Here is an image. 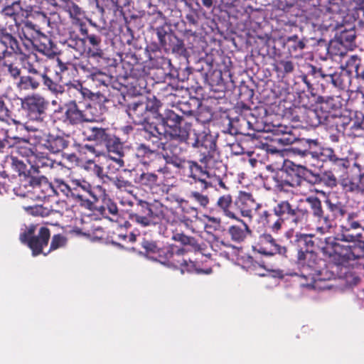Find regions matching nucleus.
Segmentation results:
<instances>
[{"label":"nucleus","mask_w":364,"mask_h":364,"mask_svg":"<svg viewBox=\"0 0 364 364\" xmlns=\"http://www.w3.org/2000/svg\"><path fill=\"white\" fill-rule=\"evenodd\" d=\"M60 3L57 6L63 8L68 12L70 18L73 19V23L78 24L82 26V21L85 18V14L81 9L75 3L70 0H60Z\"/></svg>","instance_id":"a878e982"},{"label":"nucleus","mask_w":364,"mask_h":364,"mask_svg":"<svg viewBox=\"0 0 364 364\" xmlns=\"http://www.w3.org/2000/svg\"><path fill=\"white\" fill-rule=\"evenodd\" d=\"M88 130L90 131L88 136L90 140H94L99 144H106L109 139L105 129L93 126L88 127Z\"/></svg>","instance_id":"f704fd0d"},{"label":"nucleus","mask_w":364,"mask_h":364,"mask_svg":"<svg viewBox=\"0 0 364 364\" xmlns=\"http://www.w3.org/2000/svg\"><path fill=\"white\" fill-rule=\"evenodd\" d=\"M87 109L85 112L81 111L75 101L70 102L66 106L65 112V122L71 124H78L83 122H94L96 120L93 116H90Z\"/></svg>","instance_id":"a211bd4d"},{"label":"nucleus","mask_w":364,"mask_h":364,"mask_svg":"<svg viewBox=\"0 0 364 364\" xmlns=\"http://www.w3.org/2000/svg\"><path fill=\"white\" fill-rule=\"evenodd\" d=\"M192 166H193V171L190 176L191 178L202 183L204 189H207L208 187H214L217 189L218 180L220 179V176H216L209 171L203 170V168L198 164Z\"/></svg>","instance_id":"412c9836"},{"label":"nucleus","mask_w":364,"mask_h":364,"mask_svg":"<svg viewBox=\"0 0 364 364\" xmlns=\"http://www.w3.org/2000/svg\"><path fill=\"white\" fill-rule=\"evenodd\" d=\"M261 205L257 203L252 196L247 193H242L235 202V210L237 215L240 213L241 216L251 219L254 215L258 218V213L261 211ZM237 220L239 218H237Z\"/></svg>","instance_id":"4468645a"},{"label":"nucleus","mask_w":364,"mask_h":364,"mask_svg":"<svg viewBox=\"0 0 364 364\" xmlns=\"http://www.w3.org/2000/svg\"><path fill=\"white\" fill-rule=\"evenodd\" d=\"M323 154L326 157H327L331 162H333L338 157L334 154V151L332 149H326L323 150Z\"/></svg>","instance_id":"680f3d73"},{"label":"nucleus","mask_w":364,"mask_h":364,"mask_svg":"<svg viewBox=\"0 0 364 364\" xmlns=\"http://www.w3.org/2000/svg\"><path fill=\"white\" fill-rule=\"evenodd\" d=\"M118 189L130 192L132 188V183L122 176L108 178Z\"/></svg>","instance_id":"ea45409f"},{"label":"nucleus","mask_w":364,"mask_h":364,"mask_svg":"<svg viewBox=\"0 0 364 364\" xmlns=\"http://www.w3.org/2000/svg\"><path fill=\"white\" fill-rule=\"evenodd\" d=\"M141 246L145 250L146 256L154 261L166 262L164 260V255L166 248H162L156 242L144 240Z\"/></svg>","instance_id":"b1692460"},{"label":"nucleus","mask_w":364,"mask_h":364,"mask_svg":"<svg viewBox=\"0 0 364 364\" xmlns=\"http://www.w3.org/2000/svg\"><path fill=\"white\" fill-rule=\"evenodd\" d=\"M346 46L343 44L342 46H337L333 49H331L329 47L330 52L333 53L335 55H343L345 53Z\"/></svg>","instance_id":"e2e57ef3"},{"label":"nucleus","mask_w":364,"mask_h":364,"mask_svg":"<svg viewBox=\"0 0 364 364\" xmlns=\"http://www.w3.org/2000/svg\"><path fill=\"white\" fill-rule=\"evenodd\" d=\"M68 146L64 137L55 134H47L42 136L38 141V148H44L53 154L63 151Z\"/></svg>","instance_id":"aec40b11"},{"label":"nucleus","mask_w":364,"mask_h":364,"mask_svg":"<svg viewBox=\"0 0 364 364\" xmlns=\"http://www.w3.org/2000/svg\"><path fill=\"white\" fill-rule=\"evenodd\" d=\"M228 232L232 240L235 242H242L246 238L247 235L250 233V230L247 224L243 223L242 226H230L229 228Z\"/></svg>","instance_id":"72a5a7b5"},{"label":"nucleus","mask_w":364,"mask_h":364,"mask_svg":"<svg viewBox=\"0 0 364 364\" xmlns=\"http://www.w3.org/2000/svg\"><path fill=\"white\" fill-rule=\"evenodd\" d=\"M173 239L175 241L181 242L183 245H189L193 247L196 245V241L193 237H188L182 233L173 234Z\"/></svg>","instance_id":"de8ad7c7"},{"label":"nucleus","mask_w":364,"mask_h":364,"mask_svg":"<svg viewBox=\"0 0 364 364\" xmlns=\"http://www.w3.org/2000/svg\"><path fill=\"white\" fill-rule=\"evenodd\" d=\"M334 166V169H338L341 171V172L343 173V174H346L348 173V169L350 166V161L346 158H337L333 163Z\"/></svg>","instance_id":"a19ab883"},{"label":"nucleus","mask_w":364,"mask_h":364,"mask_svg":"<svg viewBox=\"0 0 364 364\" xmlns=\"http://www.w3.org/2000/svg\"><path fill=\"white\" fill-rule=\"evenodd\" d=\"M315 220L316 223L315 229L321 235L326 234L332 228V220L326 215H323Z\"/></svg>","instance_id":"4c0bfd02"},{"label":"nucleus","mask_w":364,"mask_h":364,"mask_svg":"<svg viewBox=\"0 0 364 364\" xmlns=\"http://www.w3.org/2000/svg\"><path fill=\"white\" fill-rule=\"evenodd\" d=\"M101 209L102 213L105 215L107 214L117 215L118 213L117 205L109 199L105 201V204L101 207Z\"/></svg>","instance_id":"79ce46f5"},{"label":"nucleus","mask_w":364,"mask_h":364,"mask_svg":"<svg viewBox=\"0 0 364 364\" xmlns=\"http://www.w3.org/2000/svg\"><path fill=\"white\" fill-rule=\"evenodd\" d=\"M364 16V7L359 6L355 0H332L325 11L314 8V13L308 20L314 27L326 31H336L345 24H350Z\"/></svg>","instance_id":"f257e3e1"},{"label":"nucleus","mask_w":364,"mask_h":364,"mask_svg":"<svg viewBox=\"0 0 364 364\" xmlns=\"http://www.w3.org/2000/svg\"><path fill=\"white\" fill-rule=\"evenodd\" d=\"M48 102L39 94H32L21 99V107L32 120H41Z\"/></svg>","instance_id":"9b49d317"},{"label":"nucleus","mask_w":364,"mask_h":364,"mask_svg":"<svg viewBox=\"0 0 364 364\" xmlns=\"http://www.w3.org/2000/svg\"><path fill=\"white\" fill-rule=\"evenodd\" d=\"M295 153L297 154L298 157L304 159L301 164H292V170L296 171V173L294 176H291L288 175L284 170L277 171L276 173L273 174L270 178L273 181V188L288 192L290 191V188L300 186L302 182V178L299 175L305 176L309 167L314 166L311 163V161L314 160V155L312 152L296 150Z\"/></svg>","instance_id":"39448f33"},{"label":"nucleus","mask_w":364,"mask_h":364,"mask_svg":"<svg viewBox=\"0 0 364 364\" xmlns=\"http://www.w3.org/2000/svg\"><path fill=\"white\" fill-rule=\"evenodd\" d=\"M41 80H43L45 86H46L52 92L55 94L63 92V88L62 86L55 83L47 75Z\"/></svg>","instance_id":"37998d69"},{"label":"nucleus","mask_w":364,"mask_h":364,"mask_svg":"<svg viewBox=\"0 0 364 364\" xmlns=\"http://www.w3.org/2000/svg\"><path fill=\"white\" fill-rule=\"evenodd\" d=\"M340 183L346 191L358 193V174H342L339 176Z\"/></svg>","instance_id":"7c9ffc66"},{"label":"nucleus","mask_w":364,"mask_h":364,"mask_svg":"<svg viewBox=\"0 0 364 364\" xmlns=\"http://www.w3.org/2000/svg\"><path fill=\"white\" fill-rule=\"evenodd\" d=\"M146 140L148 141V139ZM150 142L151 143V146L149 144H140L136 146L135 155L137 158L151 159L158 150L161 149V146H154V144L151 141Z\"/></svg>","instance_id":"473e14b6"},{"label":"nucleus","mask_w":364,"mask_h":364,"mask_svg":"<svg viewBox=\"0 0 364 364\" xmlns=\"http://www.w3.org/2000/svg\"><path fill=\"white\" fill-rule=\"evenodd\" d=\"M134 180L141 186H151L156 183L157 176L152 173H141L136 174Z\"/></svg>","instance_id":"58836bf2"},{"label":"nucleus","mask_w":364,"mask_h":364,"mask_svg":"<svg viewBox=\"0 0 364 364\" xmlns=\"http://www.w3.org/2000/svg\"><path fill=\"white\" fill-rule=\"evenodd\" d=\"M140 205L143 210L141 213L132 214L130 219L141 227L147 228L155 226L159 223L164 218V213L161 209L150 206L148 203L141 201Z\"/></svg>","instance_id":"9d476101"},{"label":"nucleus","mask_w":364,"mask_h":364,"mask_svg":"<svg viewBox=\"0 0 364 364\" xmlns=\"http://www.w3.org/2000/svg\"><path fill=\"white\" fill-rule=\"evenodd\" d=\"M44 40L46 42L39 45L38 46V50L44 55L50 56L53 53L52 49L53 43L49 39L46 38H44Z\"/></svg>","instance_id":"09e8293b"},{"label":"nucleus","mask_w":364,"mask_h":364,"mask_svg":"<svg viewBox=\"0 0 364 364\" xmlns=\"http://www.w3.org/2000/svg\"><path fill=\"white\" fill-rule=\"evenodd\" d=\"M306 201L309 205L311 213L315 219L325 215L322 209L321 202L317 197H307Z\"/></svg>","instance_id":"e433bc0d"},{"label":"nucleus","mask_w":364,"mask_h":364,"mask_svg":"<svg viewBox=\"0 0 364 364\" xmlns=\"http://www.w3.org/2000/svg\"><path fill=\"white\" fill-rule=\"evenodd\" d=\"M20 61L23 69L28 73L42 79L47 75V68L43 59L38 57L36 53H30L27 55L21 54Z\"/></svg>","instance_id":"2eb2a0df"},{"label":"nucleus","mask_w":364,"mask_h":364,"mask_svg":"<svg viewBox=\"0 0 364 364\" xmlns=\"http://www.w3.org/2000/svg\"><path fill=\"white\" fill-rule=\"evenodd\" d=\"M341 211H342L341 210ZM339 239L345 242L360 241L364 232L363 220L358 212H341Z\"/></svg>","instance_id":"6e6552de"},{"label":"nucleus","mask_w":364,"mask_h":364,"mask_svg":"<svg viewBox=\"0 0 364 364\" xmlns=\"http://www.w3.org/2000/svg\"><path fill=\"white\" fill-rule=\"evenodd\" d=\"M87 54L90 58H100L103 56V51L100 46H91L87 49Z\"/></svg>","instance_id":"603ef678"},{"label":"nucleus","mask_w":364,"mask_h":364,"mask_svg":"<svg viewBox=\"0 0 364 364\" xmlns=\"http://www.w3.org/2000/svg\"><path fill=\"white\" fill-rule=\"evenodd\" d=\"M120 168H118V166L115 164V162H112L110 160V157L108 156V164L107 166V172L106 174L108 173H114L117 171H118Z\"/></svg>","instance_id":"13d9d810"},{"label":"nucleus","mask_w":364,"mask_h":364,"mask_svg":"<svg viewBox=\"0 0 364 364\" xmlns=\"http://www.w3.org/2000/svg\"><path fill=\"white\" fill-rule=\"evenodd\" d=\"M21 148V146H13L10 142V140L7 138L1 139L0 138V151H4V149L11 148L12 151L11 152V155L7 159V161L10 163L12 167L18 172L23 171L25 169V164L24 161L18 158L17 156L15 155V153L18 154L16 151L15 148Z\"/></svg>","instance_id":"5701e85b"},{"label":"nucleus","mask_w":364,"mask_h":364,"mask_svg":"<svg viewBox=\"0 0 364 364\" xmlns=\"http://www.w3.org/2000/svg\"><path fill=\"white\" fill-rule=\"evenodd\" d=\"M355 38V32L354 30L350 29L346 30L343 32H341V35L331 41L330 42V48L331 49H333L337 46H342L343 44H345L346 47L351 44Z\"/></svg>","instance_id":"2f4dec72"},{"label":"nucleus","mask_w":364,"mask_h":364,"mask_svg":"<svg viewBox=\"0 0 364 364\" xmlns=\"http://www.w3.org/2000/svg\"><path fill=\"white\" fill-rule=\"evenodd\" d=\"M36 230V226L31 225L26 230L20 235V240L22 243L26 244L32 250L33 255L36 256L41 253L46 255L51 250L62 247L66 244V238L61 235H55L53 237L50 247L47 252H43L44 246L48 245L50 238L49 230L45 227H41L38 232V235L33 237Z\"/></svg>","instance_id":"0eeeda50"},{"label":"nucleus","mask_w":364,"mask_h":364,"mask_svg":"<svg viewBox=\"0 0 364 364\" xmlns=\"http://www.w3.org/2000/svg\"><path fill=\"white\" fill-rule=\"evenodd\" d=\"M93 165H95V163L92 160H88L84 164L83 167L85 169L92 171L93 168Z\"/></svg>","instance_id":"774afa93"},{"label":"nucleus","mask_w":364,"mask_h":364,"mask_svg":"<svg viewBox=\"0 0 364 364\" xmlns=\"http://www.w3.org/2000/svg\"><path fill=\"white\" fill-rule=\"evenodd\" d=\"M205 218L208 220L209 223H213L215 227H218L220 224V219L216 217H212L209 215H205Z\"/></svg>","instance_id":"69168bd1"},{"label":"nucleus","mask_w":364,"mask_h":364,"mask_svg":"<svg viewBox=\"0 0 364 364\" xmlns=\"http://www.w3.org/2000/svg\"><path fill=\"white\" fill-rule=\"evenodd\" d=\"M359 59L357 55H352L348 63L350 64V62H352L354 64L357 77L364 80V71H363L361 73L358 72V69H359V66H360V63L359 62L357 63V61Z\"/></svg>","instance_id":"5fc2aeb1"},{"label":"nucleus","mask_w":364,"mask_h":364,"mask_svg":"<svg viewBox=\"0 0 364 364\" xmlns=\"http://www.w3.org/2000/svg\"><path fill=\"white\" fill-rule=\"evenodd\" d=\"M8 72L14 78L18 77L21 74V70L12 64L9 65Z\"/></svg>","instance_id":"bf43d9fd"},{"label":"nucleus","mask_w":364,"mask_h":364,"mask_svg":"<svg viewBox=\"0 0 364 364\" xmlns=\"http://www.w3.org/2000/svg\"><path fill=\"white\" fill-rule=\"evenodd\" d=\"M141 102L145 106H147V111L149 116L151 114L154 115L156 114L159 107V102L155 97L146 99L145 100H142Z\"/></svg>","instance_id":"a18cd8bd"},{"label":"nucleus","mask_w":364,"mask_h":364,"mask_svg":"<svg viewBox=\"0 0 364 364\" xmlns=\"http://www.w3.org/2000/svg\"><path fill=\"white\" fill-rule=\"evenodd\" d=\"M93 168L92 172L95 174L97 177L105 181V178L108 179L109 178V176L107 174H105L103 173L102 168L99 165L96 164L93 165Z\"/></svg>","instance_id":"4d7b16f0"},{"label":"nucleus","mask_w":364,"mask_h":364,"mask_svg":"<svg viewBox=\"0 0 364 364\" xmlns=\"http://www.w3.org/2000/svg\"><path fill=\"white\" fill-rule=\"evenodd\" d=\"M24 186L29 188L28 192H31L39 200H45L60 191L56 183L55 188L44 176H29L26 178Z\"/></svg>","instance_id":"1a4fd4ad"},{"label":"nucleus","mask_w":364,"mask_h":364,"mask_svg":"<svg viewBox=\"0 0 364 364\" xmlns=\"http://www.w3.org/2000/svg\"><path fill=\"white\" fill-rule=\"evenodd\" d=\"M37 76L23 75L16 83L17 88L21 91H33L40 86V80Z\"/></svg>","instance_id":"c756f323"},{"label":"nucleus","mask_w":364,"mask_h":364,"mask_svg":"<svg viewBox=\"0 0 364 364\" xmlns=\"http://www.w3.org/2000/svg\"><path fill=\"white\" fill-rule=\"evenodd\" d=\"M0 43L4 47L1 50L9 51L7 56L11 53L21 54L18 41L5 30L0 29Z\"/></svg>","instance_id":"cd10ccee"},{"label":"nucleus","mask_w":364,"mask_h":364,"mask_svg":"<svg viewBox=\"0 0 364 364\" xmlns=\"http://www.w3.org/2000/svg\"><path fill=\"white\" fill-rule=\"evenodd\" d=\"M358 193H364V173L358 174Z\"/></svg>","instance_id":"0e129e2a"},{"label":"nucleus","mask_w":364,"mask_h":364,"mask_svg":"<svg viewBox=\"0 0 364 364\" xmlns=\"http://www.w3.org/2000/svg\"><path fill=\"white\" fill-rule=\"evenodd\" d=\"M22 9L19 2H14L11 5L4 8V13L6 16H16L21 12Z\"/></svg>","instance_id":"49530a36"},{"label":"nucleus","mask_w":364,"mask_h":364,"mask_svg":"<svg viewBox=\"0 0 364 364\" xmlns=\"http://www.w3.org/2000/svg\"><path fill=\"white\" fill-rule=\"evenodd\" d=\"M321 181L330 187H333L337 183L336 176L331 172L324 173L321 177Z\"/></svg>","instance_id":"3c124183"},{"label":"nucleus","mask_w":364,"mask_h":364,"mask_svg":"<svg viewBox=\"0 0 364 364\" xmlns=\"http://www.w3.org/2000/svg\"><path fill=\"white\" fill-rule=\"evenodd\" d=\"M70 93L73 94L77 99L90 97V92L88 89L82 87L78 81H74L68 85Z\"/></svg>","instance_id":"c9c22d12"},{"label":"nucleus","mask_w":364,"mask_h":364,"mask_svg":"<svg viewBox=\"0 0 364 364\" xmlns=\"http://www.w3.org/2000/svg\"><path fill=\"white\" fill-rule=\"evenodd\" d=\"M107 146L109 151V156L112 162L118 166V168H122L125 166V162L123 159L124 149L123 144L120 142L118 138H114L113 140L108 139L105 144Z\"/></svg>","instance_id":"4be33fe9"},{"label":"nucleus","mask_w":364,"mask_h":364,"mask_svg":"<svg viewBox=\"0 0 364 364\" xmlns=\"http://www.w3.org/2000/svg\"><path fill=\"white\" fill-rule=\"evenodd\" d=\"M334 259H338V264L341 265H353L350 264V261L355 260L359 258L357 254L358 248L350 245H341L339 243H334L333 245Z\"/></svg>","instance_id":"f3484780"},{"label":"nucleus","mask_w":364,"mask_h":364,"mask_svg":"<svg viewBox=\"0 0 364 364\" xmlns=\"http://www.w3.org/2000/svg\"><path fill=\"white\" fill-rule=\"evenodd\" d=\"M181 119L175 112L169 111L160 123L144 125V137L151 141L154 146H161V149H165L168 141H185L188 138V132L181 127Z\"/></svg>","instance_id":"f03ea898"},{"label":"nucleus","mask_w":364,"mask_h":364,"mask_svg":"<svg viewBox=\"0 0 364 364\" xmlns=\"http://www.w3.org/2000/svg\"><path fill=\"white\" fill-rule=\"evenodd\" d=\"M172 146V144H166L165 149H162L164 152L161 154L167 164H171L173 166L183 168L186 172L188 176H191L192 171H193V166L192 165H196V163L193 161H186L181 158L177 154L172 153L171 151L168 149V147Z\"/></svg>","instance_id":"6ab92c4d"},{"label":"nucleus","mask_w":364,"mask_h":364,"mask_svg":"<svg viewBox=\"0 0 364 364\" xmlns=\"http://www.w3.org/2000/svg\"><path fill=\"white\" fill-rule=\"evenodd\" d=\"M193 146L198 148L202 154L206 156L215 150V143L210 135L201 134L196 135Z\"/></svg>","instance_id":"bb28decb"},{"label":"nucleus","mask_w":364,"mask_h":364,"mask_svg":"<svg viewBox=\"0 0 364 364\" xmlns=\"http://www.w3.org/2000/svg\"><path fill=\"white\" fill-rule=\"evenodd\" d=\"M187 250L185 248H179L178 247H170L166 248L164 255V260L166 262H161V264L171 267L173 268H181V272L193 271L194 264L186 259L182 258L184 252Z\"/></svg>","instance_id":"f8f14e48"},{"label":"nucleus","mask_w":364,"mask_h":364,"mask_svg":"<svg viewBox=\"0 0 364 364\" xmlns=\"http://www.w3.org/2000/svg\"><path fill=\"white\" fill-rule=\"evenodd\" d=\"M297 264L300 269L301 277L309 279L310 284L306 286L316 287L318 281L328 280L333 274L328 272L325 267V262L319 259L317 255L308 248L298 251Z\"/></svg>","instance_id":"20e7f679"},{"label":"nucleus","mask_w":364,"mask_h":364,"mask_svg":"<svg viewBox=\"0 0 364 364\" xmlns=\"http://www.w3.org/2000/svg\"><path fill=\"white\" fill-rule=\"evenodd\" d=\"M87 39L88 40L89 43L91 45V46H100L101 42L100 38L95 35H88Z\"/></svg>","instance_id":"052dcab7"},{"label":"nucleus","mask_w":364,"mask_h":364,"mask_svg":"<svg viewBox=\"0 0 364 364\" xmlns=\"http://www.w3.org/2000/svg\"><path fill=\"white\" fill-rule=\"evenodd\" d=\"M31 166L38 171L40 168L52 167L53 161L46 154L36 149L35 151L28 147L15 148Z\"/></svg>","instance_id":"ddd939ff"},{"label":"nucleus","mask_w":364,"mask_h":364,"mask_svg":"<svg viewBox=\"0 0 364 364\" xmlns=\"http://www.w3.org/2000/svg\"><path fill=\"white\" fill-rule=\"evenodd\" d=\"M217 206L225 216L237 220V212L235 210V203H232L230 195L227 194L220 196L217 201Z\"/></svg>","instance_id":"c85d7f7f"},{"label":"nucleus","mask_w":364,"mask_h":364,"mask_svg":"<svg viewBox=\"0 0 364 364\" xmlns=\"http://www.w3.org/2000/svg\"><path fill=\"white\" fill-rule=\"evenodd\" d=\"M190 198L197 202L200 206L205 208L209 203V198L207 196L201 194L198 191L190 193Z\"/></svg>","instance_id":"c03bdc74"},{"label":"nucleus","mask_w":364,"mask_h":364,"mask_svg":"<svg viewBox=\"0 0 364 364\" xmlns=\"http://www.w3.org/2000/svg\"><path fill=\"white\" fill-rule=\"evenodd\" d=\"M55 183L60 192L68 198H72L80 205L92 209L93 203L90 198L95 201L97 200L95 191L87 181L81 178H71L68 182H65L60 178L55 179Z\"/></svg>","instance_id":"423d86ee"},{"label":"nucleus","mask_w":364,"mask_h":364,"mask_svg":"<svg viewBox=\"0 0 364 364\" xmlns=\"http://www.w3.org/2000/svg\"><path fill=\"white\" fill-rule=\"evenodd\" d=\"M254 248L259 253L265 255H285L287 252L286 247L278 245L272 236L267 233L259 236V242Z\"/></svg>","instance_id":"dca6fc26"},{"label":"nucleus","mask_w":364,"mask_h":364,"mask_svg":"<svg viewBox=\"0 0 364 364\" xmlns=\"http://www.w3.org/2000/svg\"><path fill=\"white\" fill-rule=\"evenodd\" d=\"M279 64L282 66L284 74L291 73L294 70V63L290 60H280Z\"/></svg>","instance_id":"6e6d98bb"},{"label":"nucleus","mask_w":364,"mask_h":364,"mask_svg":"<svg viewBox=\"0 0 364 364\" xmlns=\"http://www.w3.org/2000/svg\"><path fill=\"white\" fill-rule=\"evenodd\" d=\"M85 41L82 38H77L70 40L69 41V46L75 49L80 53H82L85 51Z\"/></svg>","instance_id":"8fccbe9b"},{"label":"nucleus","mask_w":364,"mask_h":364,"mask_svg":"<svg viewBox=\"0 0 364 364\" xmlns=\"http://www.w3.org/2000/svg\"><path fill=\"white\" fill-rule=\"evenodd\" d=\"M326 205H328V209L331 210V211H336L337 210L339 209V207L338 205L336 204H334L333 203H331V201L330 200H326Z\"/></svg>","instance_id":"338daca9"},{"label":"nucleus","mask_w":364,"mask_h":364,"mask_svg":"<svg viewBox=\"0 0 364 364\" xmlns=\"http://www.w3.org/2000/svg\"><path fill=\"white\" fill-rule=\"evenodd\" d=\"M273 213L267 210L258 213V222L267 226L273 233H278L289 220L297 225L307 218L308 211L291 205L288 200H280L273 208Z\"/></svg>","instance_id":"7ed1b4c3"},{"label":"nucleus","mask_w":364,"mask_h":364,"mask_svg":"<svg viewBox=\"0 0 364 364\" xmlns=\"http://www.w3.org/2000/svg\"><path fill=\"white\" fill-rule=\"evenodd\" d=\"M128 114L134 122L138 124L146 123L150 117L147 111V106H145L141 101L135 102L130 106Z\"/></svg>","instance_id":"393cba45"},{"label":"nucleus","mask_w":364,"mask_h":364,"mask_svg":"<svg viewBox=\"0 0 364 364\" xmlns=\"http://www.w3.org/2000/svg\"><path fill=\"white\" fill-rule=\"evenodd\" d=\"M9 117V110L4 102L0 99V120L6 121Z\"/></svg>","instance_id":"864d4df0"}]
</instances>
